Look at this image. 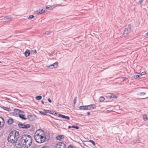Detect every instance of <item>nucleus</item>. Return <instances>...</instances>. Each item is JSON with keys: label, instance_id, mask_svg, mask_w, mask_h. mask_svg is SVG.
Here are the masks:
<instances>
[{"label": "nucleus", "instance_id": "7c9ffc66", "mask_svg": "<svg viewBox=\"0 0 148 148\" xmlns=\"http://www.w3.org/2000/svg\"><path fill=\"white\" fill-rule=\"evenodd\" d=\"M144 0H139V1L138 3V4H141L144 1Z\"/></svg>", "mask_w": 148, "mask_h": 148}, {"label": "nucleus", "instance_id": "473e14b6", "mask_svg": "<svg viewBox=\"0 0 148 148\" xmlns=\"http://www.w3.org/2000/svg\"><path fill=\"white\" fill-rule=\"evenodd\" d=\"M43 111H46V114L47 113H49V112H51V110H44H44H43Z\"/></svg>", "mask_w": 148, "mask_h": 148}, {"label": "nucleus", "instance_id": "5701e85b", "mask_svg": "<svg viewBox=\"0 0 148 148\" xmlns=\"http://www.w3.org/2000/svg\"><path fill=\"white\" fill-rule=\"evenodd\" d=\"M143 118L144 120L145 121L148 119L147 116L146 114H144L143 116Z\"/></svg>", "mask_w": 148, "mask_h": 148}, {"label": "nucleus", "instance_id": "4468645a", "mask_svg": "<svg viewBox=\"0 0 148 148\" xmlns=\"http://www.w3.org/2000/svg\"><path fill=\"white\" fill-rule=\"evenodd\" d=\"M79 109L81 110H87V106H80L79 107Z\"/></svg>", "mask_w": 148, "mask_h": 148}, {"label": "nucleus", "instance_id": "603ef678", "mask_svg": "<svg viewBox=\"0 0 148 148\" xmlns=\"http://www.w3.org/2000/svg\"><path fill=\"white\" fill-rule=\"evenodd\" d=\"M43 96L44 97H45V96H44V95H43Z\"/></svg>", "mask_w": 148, "mask_h": 148}, {"label": "nucleus", "instance_id": "8fccbe9b", "mask_svg": "<svg viewBox=\"0 0 148 148\" xmlns=\"http://www.w3.org/2000/svg\"><path fill=\"white\" fill-rule=\"evenodd\" d=\"M84 9H83L81 10H84Z\"/></svg>", "mask_w": 148, "mask_h": 148}, {"label": "nucleus", "instance_id": "3c124183", "mask_svg": "<svg viewBox=\"0 0 148 148\" xmlns=\"http://www.w3.org/2000/svg\"><path fill=\"white\" fill-rule=\"evenodd\" d=\"M50 6L51 7H52V6H51V5H50V6Z\"/></svg>", "mask_w": 148, "mask_h": 148}, {"label": "nucleus", "instance_id": "dca6fc26", "mask_svg": "<svg viewBox=\"0 0 148 148\" xmlns=\"http://www.w3.org/2000/svg\"><path fill=\"white\" fill-rule=\"evenodd\" d=\"M14 120L12 119H9L7 121V123L9 125H11L14 122Z\"/></svg>", "mask_w": 148, "mask_h": 148}, {"label": "nucleus", "instance_id": "7ed1b4c3", "mask_svg": "<svg viewBox=\"0 0 148 148\" xmlns=\"http://www.w3.org/2000/svg\"><path fill=\"white\" fill-rule=\"evenodd\" d=\"M19 137V132L16 131L14 130L11 132L8 135V137L7 140L8 142L11 143H15L16 144H17V139Z\"/></svg>", "mask_w": 148, "mask_h": 148}, {"label": "nucleus", "instance_id": "6e6552de", "mask_svg": "<svg viewBox=\"0 0 148 148\" xmlns=\"http://www.w3.org/2000/svg\"><path fill=\"white\" fill-rule=\"evenodd\" d=\"M87 110H91L95 108L96 106L95 104H91L87 106Z\"/></svg>", "mask_w": 148, "mask_h": 148}, {"label": "nucleus", "instance_id": "49530a36", "mask_svg": "<svg viewBox=\"0 0 148 148\" xmlns=\"http://www.w3.org/2000/svg\"><path fill=\"white\" fill-rule=\"evenodd\" d=\"M36 53V50H35L34 54H35Z\"/></svg>", "mask_w": 148, "mask_h": 148}, {"label": "nucleus", "instance_id": "37998d69", "mask_svg": "<svg viewBox=\"0 0 148 148\" xmlns=\"http://www.w3.org/2000/svg\"><path fill=\"white\" fill-rule=\"evenodd\" d=\"M145 36H148V32H147L146 34H145Z\"/></svg>", "mask_w": 148, "mask_h": 148}, {"label": "nucleus", "instance_id": "393cba45", "mask_svg": "<svg viewBox=\"0 0 148 148\" xmlns=\"http://www.w3.org/2000/svg\"><path fill=\"white\" fill-rule=\"evenodd\" d=\"M4 109L8 111V112H10L11 111V110L9 108H7V107H4Z\"/></svg>", "mask_w": 148, "mask_h": 148}, {"label": "nucleus", "instance_id": "423d86ee", "mask_svg": "<svg viewBox=\"0 0 148 148\" xmlns=\"http://www.w3.org/2000/svg\"><path fill=\"white\" fill-rule=\"evenodd\" d=\"M58 62H56L50 66H47V67L48 68H50L51 69H52L54 68H56L58 66Z\"/></svg>", "mask_w": 148, "mask_h": 148}, {"label": "nucleus", "instance_id": "c9c22d12", "mask_svg": "<svg viewBox=\"0 0 148 148\" xmlns=\"http://www.w3.org/2000/svg\"><path fill=\"white\" fill-rule=\"evenodd\" d=\"M54 113H55V114H56V113L54 112H53V111H51V112H49V113L51 114H54Z\"/></svg>", "mask_w": 148, "mask_h": 148}, {"label": "nucleus", "instance_id": "a878e982", "mask_svg": "<svg viewBox=\"0 0 148 148\" xmlns=\"http://www.w3.org/2000/svg\"><path fill=\"white\" fill-rule=\"evenodd\" d=\"M39 112L40 113L42 114L43 115H46V111H40Z\"/></svg>", "mask_w": 148, "mask_h": 148}, {"label": "nucleus", "instance_id": "a18cd8bd", "mask_svg": "<svg viewBox=\"0 0 148 148\" xmlns=\"http://www.w3.org/2000/svg\"><path fill=\"white\" fill-rule=\"evenodd\" d=\"M41 103H42L43 104H44V101H41Z\"/></svg>", "mask_w": 148, "mask_h": 148}, {"label": "nucleus", "instance_id": "4c0bfd02", "mask_svg": "<svg viewBox=\"0 0 148 148\" xmlns=\"http://www.w3.org/2000/svg\"><path fill=\"white\" fill-rule=\"evenodd\" d=\"M146 73L145 72H142L141 74H140V76H142V75H144Z\"/></svg>", "mask_w": 148, "mask_h": 148}, {"label": "nucleus", "instance_id": "cd10ccee", "mask_svg": "<svg viewBox=\"0 0 148 148\" xmlns=\"http://www.w3.org/2000/svg\"><path fill=\"white\" fill-rule=\"evenodd\" d=\"M62 147L63 148L66 147V145L64 143L62 142H61Z\"/></svg>", "mask_w": 148, "mask_h": 148}, {"label": "nucleus", "instance_id": "a211bd4d", "mask_svg": "<svg viewBox=\"0 0 148 148\" xmlns=\"http://www.w3.org/2000/svg\"><path fill=\"white\" fill-rule=\"evenodd\" d=\"M2 20H12V18L9 16H7L3 18H2Z\"/></svg>", "mask_w": 148, "mask_h": 148}, {"label": "nucleus", "instance_id": "f704fd0d", "mask_svg": "<svg viewBox=\"0 0 148 148\" xmlns=\"http://www.w3.org/2000/svg\"><path fill=\"white\" fill-rule=\"evenodd\" d=\"M51 33V32L50 31H47L45 33V34H46L47 35H48L50 33Z\"/></svg>", "mask_w": 148, "mask_h": 148}, {"label": "nucleus", "instance_id": "58836bf2", "mask_svg": "<svg viewBox=\"0 0 148 148\" xmlns=\"http://www.w3.org/2000/svg\"><path fill=\"white\" fill-rule=\"evenodd\" d=\"M67 148H73V146L70 145Z\"/></svg>", "mask_w": 148, "mask_h": 148}, {"label": "nucleus", "instance_id": "f8f14e48", "mask_svg": "<svg viewBox=\"0 0 148 148\" xmlns=\"http://www.w3.org/2000/svg\"><path fill=\"white\" fill-rule=\"evenodd\" d=\"M45 11L43 10V9L40 10V9L39 10H37L35 12L37 14H41L44 12Z\"/></svg>", "mask_w": 148, "mask_h": 148}, {"label": "nucleus", "instance_id": "2f4dec72", "mask_svg": "<svg viewBox=\"0 0 148 148\" xmlns=\"http://www.w3.org/2000/svg\"><path fill=\"white\" fill-rule=\"evenodd\" d=\"M72 127L73 128H75L77 129H79V127L77 126H75V125H73L72 126Z\"/></svg>", "mask_w": 148, "mask_h": 148}, {"label": "nucleus", "instance_id": "b1692460", "mask_svg": "<svg viewBox=\"0 0 148 148\" xmlns=\"http://www.w3.org/2000/svg\"><path fill=\"white\" fill-rule=\"evenodd\" d=\"M42 98V97L40 96H37L35 97V99L38 100H40Z\"/></svg>", "mask_w": 148, "mask_h": 148}, {"label": "nucleus", "instance_id": "c85d7f7f", "mask_svg": "<svg viewBox=\"0 0 148 148\" xmlns=\"http://www.w3.org/2000/svg\"><path fill=\"white\" fill-rule=\"evenodd\" d=\"M89 142H91V143H92V144L94 145V146H95V142L92 140H90L89 141Z\"/></svg>", "mask_w": 148, "mask_h": 148}, {"label": "nucleus", "instance_id": "4be33fe9", "mask_svg": "<svg viewBox=\"0 0 148 148\" xmlns=\"http://www.w3.org/2000/svg\"><path fill=\"white\" fill-rule=\"evenodd\" d=\"M105 100L104 98L103 97H101L99 99V101L100 102H101Z\"/></svg>", "mask_w": 148, "mask_h": 148}, {"label": "nucleus", "instance_id": "1a4fd4ad", "mask_svg": "<svg viewBox=\"0 0 148 148\" xmlns=\"http://www.w3.org/2000/svg\"><path fill=\"white\" fill-rule=\"evenodd\" d=\"M107 97L110 99L116 98L117 97L111 93H108L107 94Z\"/></svg>", "mask_w": 148, "mask_h": 148}, {"label": "nucleus", "instance_id": "864d4df0", "mask_svg": "<svg viewBox=\"0 0 148 148\" xmlns=\"http://www.w3.org/2000/svg\"><path fill=\"white\" fill-rule=\"evenodd\" d=\"M1 63V62L0 61V63Z\"/></svg>", "mask_w": 148, "mask_h": 148}, {"label": "nucleus", "instance_id": "6ab92c4d", "mask_svg": "<svg viewBox=\"0 0 148 148\" xmlns=\"http://www.w3.org/2000/svg\"><path fill=\"white\" fill-rule=\"evenodd\" d=\"M24 54L25 55V56L27 57L29 56L30 55V52H29L28 50H27L25 52Z\"/></svg>", "mask_w": 148, "mask_h": 148}, {"label": "nucleus", "instance_id": "bb28decb", "mask_svg": "<svg viewBox=\"0 0 148 148\" xmlns=\"http://www.w3.org/2000/svg\"><path fill=\"white\" fill-rule=\"evenodd\" d=\"M145 92H140L138 93V95H145Z\"/></svg>", "mask_w": 148, "mask_h": 148}, {"label": "nucleus", "instance_id": "de8ad7c7", "mask_svg": "<svg viewBox=\"0 0 148 148\" xmlns=\"http://www.w3.org/2000/svg\"><path fill=\"white\" fill-rule=\"evenodd\" d=\"M49 7H46V9H49Z\"/></svg>", "mask_w": 148, "mask_h": 148}, {"label": "nucleus", "instance_id": "ddd939ff", "mask_svg": "<svg viewBox=\"0 0 148 148\" xmlns=\"http://www.w3.org/2000/svg\"><path fill=\"white\" fill-rule=\"evenodd\" d=\"M55 148H64L62 147L61 142L58 143L55 146Z\"/></svg>", "mask_w": 148, "mask_h": 148}, {"label": "nucleus", "instance_id": "f03ea898", "mask_svg": "<svg viewBox=\"0 0 148 148\" xmlns=\"http://www.w3.org/2000/svg\"><path fill=\"white\" fill-rule=\"evenodd\" d=\"M34 137L36 142L39 143L44 142L46 139L45 136V132L41 129L36 131L34 134Z\"/></svg>", "mask_w": 148, "mask_h": 148}, {"label": "nucleus", "instance_id": "20e7f679", "mask_svg": "<svg viewBox=\"0 0 148 148\" xmlns=\"http://www.w3.org/2000/svg\"><path fill=\"white\" fill-rule=\"evenodd\" d=\"M130 30L131 28L130 27L125 28L123 31V36L124 37H126L130 32Z\"/></svg>", "mask_w": 148, "mask_h": 148}, {"label": "nucleus", "instance_id": "39448f33", "mask_svg": "<svg viewBox=\"0 0 148 148\" xmlns=\"http://www.w3.org/2000/svg\"><path fill=\"white\" fill-rule=\"evenodd\" d=\"M18 125L19 127L23 129H28L30 127V125L29 124L24 125L22 123H18Z\"/></svg>", "mask_w": 148, "mask_h": 148}, {"label": "nucleus", "instance_id": "e433bc0d", "mask_svg": "<svg viewBox=\"0 0 148 148\" xmlns=\"http://www.w3.org/2000/svg\"><path fill=\"white\" fill-rule=\"evenodd\" d=\"M4 99H5V100H11V99H10L9 98H8L6 97H4Z\"/></svg>", "mask_w": 148, "mask_h": 148}, {"label": "nucleus", "instance_id": "c756f323", "mask_svg": "<svg viewBox=\"0 0 148 148\" xmlns=\"http://www.w3.org/2000/svg\"><path fill=\"white\" fill-rule=\"evenodd\" d=\"M34 16L33 15H30L29 16V17L28 18V19H31L34 18Z\"/></svg>", "mask_w": 148, "mask_h": 148}, {"label": "nucleus", "instance_id": "412c9836", "mask_svg": "<svg viewBox=\"0 0 148 148\" xmlns=\"http://www.w3.org/2000/svg\"><path fill=\"white\" fill-rule=\"evenodd\" d=\"M19 117L22 119L25 120L27 119V118L24 117L25 115L20 114H19Z\"/></svg>", "mask_w": 148, "mask_h": 148}, {"label": "nucleus", "instance_id": "09e8293b", "mask_svg": "<svg viewBox=\"0 0 148 148\" xmlns=\"http://www.w3.org/2000/svg\"><path fill=\"white\" fill-rule=\"evenodd\" d=\"M58 5H56V6H58Z\"/></svg>", "mask_w": 148, "mask_h": 148}, {"label": "nucleus", "instance_id": "9d476101", "mask_svg": "<svg viewBox=\"0 0 148 148\" xmlns=\"http://www.w3.org/2000/svg\"><path fill=\"white\" fill-rule=\"evenodd\" d=\"M58 116L62 118L68 120H69L70 119V118L69 117L62 115L61 114H58Z\"/></svg>", "mask_w": 148, "mask_h": 148}, {"label": "nucleus", "instance_id": "72a5a7b5", "mask_svg": "<svg viewBox=\"0 0 148 148\" xmlns=\"http://www.w3.org/2000/svg\"><path fill=\"white\" fill-rule=\"evenodd\" d=\"M77 99V97H75L74 98V100L73 101V103L75 104L76 103V100Z\"/></svg>", "mask_w": 148, "mask_h": 148}, {"label": "nucleus", "instance_id": "9b49d317", "mask_svg": "<svg viewBox=\"0 0 148 148\" xmlns=\"http://www.w3.org/2000/svg\"><path fill=\"white\" fill-rule=\"evenodd\" d=\"M64 138V136L63 135H60L56 136V138L58 140H60L61 139Z\"/></svg>", "mask_w": 148, "mask_h": 148}, {"label": "nucleus", "instance_id": "79ce46f5", "mask_svg": "<svg viewBox=\"0 0 148 148\" xmlns=\"http://www.w3.org/2000/svg\"><path fill=\"white\" fill-rule=\"evenodd\" d=\"M87 114L89 116L90 115V112H87Z\"/></svg>", "mask_w": 148, "mask_h": 148}, {"label": "nucleus", "instance_id": "ea45409f", "mask_svg": "<svg viewBox=\"0 0 148 148\" xmlns=\"http://www.w3.org/2000/svg\"><path fill=\"white\" fill-rule=\"evenodd\" d=\"M48 101L50 103H51L52 102L51 100L49 98L48 99Z\"/></svg>", "mask_w": 148, "mask_h": 148}, {"label": "nucleus", "instance_id": "a19ab883", "mask_svg": "<svg viewBox=\"0 0 148 148\" xmlns=\"http://www.w3.org/2000/svg\"><path fill=\"white\" fill-rule=\"evenodd\" d=\"M122 79H123V81L127 79V78H126L125 77H122Z\"/></svg>", "mask_w": 148, "mask_h": 148}, {"label": "nucleus", "instance_id": "0eeeda50", "mask_svg": "<svg viewBox=\"0 0 148 148\" xmlns=\"http://www.w3.org/2000/svg\"><path fill=\"white\" fill-rule=\"evenodd\" d=\"M5 121L3 119L0 117V128L2 127L4 125Z\"/></svg>", "mask_w": 148, "mask_h": 148}, {"label": "nucleus", "instance_id": "2eb2a0df", "mask_svg": "<svg viewBox=\"0 0 148 148\" xmlns=\"http://www.w3.org/2000/svg\"><path fill=\"white\" fill-rule=\"evenodd\" d=\"M140 74L139 75V73H137L134 74L133 76L134 77V78L136 79L137 78H140Z\"/></svg>", "mask_w": 148, "mask_h": 148}, {"label": "nucleus", "instance_id": "aec40b11", "mask_svg": "<svg viewBox=\"0 0 148 148\" xmlns=\"http://www.w3.org/2000/svg\"><path fill=\"white\" fill-rule=\"evenodd\" d=\"M14 111L16 114L20 113L23 112V111H22L19 110L17 109H14Z\"/></svg>", "mask_w": 148, "mask_h": 148}, {"label": "nucleus", "instance_id": "c03bdc74", "mask_svg": "<svg viewBox=\"0 0 148 148\" xmlns=\"http://www.w3.org/2000/svg\"><path fill=\"white\" fill-rule=\"evenodd\" d=\"M71 128H72V126H69V127H68V128L69 129H70Z\"/></svg>", "mask_w": 148, "mask_h": 148}, {"label": "nucleus", "instance_id": "f257e3e1", "mask_svg": "<svg viewBox=\"0 0 148 148\" xmlns=\"http://www.w3.org/2000/svg\"><path fill=\"white\" fill-rule=\"evenodd\" d=\"M32 143L31 136L29 135H23L17 144L15 145L16 148H21L23 147L25 148L30 147Z\"/></svg>", "mask_w": 148, "mask_h": 148}, {"label": "nucleus", "instance_id": "f3484780", "mask_svg": "<svg viewBox=\"0 0 148 148\" xmlns=\"http://www.w3.org/2000/svg\"><path fill=\"white\" fill-rule=\"evenodd\" d=\"M27 118L30 121H33L34 120L33 117L32 115H28L27 116Z\"/></svg>", "mask_w": 148, "mask_h": 148}]
</instances>
